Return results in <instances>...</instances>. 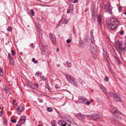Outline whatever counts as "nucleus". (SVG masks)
I'll return each mask as SVG.
<instances>
[{"mask_svg": "<svg viewBox=\"0 0 126 126\" xmlns=\"http://www.w3.org/2000/svg\"><path fill=\"white\" fill-rule=\"evenodd\" d=\"M107 23L108 28L111 31H113L119 24V21L113 18L110 19L107 21Z\"/></svg>", "mask_w": 126, "mask_h": 126, "instance_id": "f257e3e1", "label": "nucleus"}, {"mask_svg": "<svg viewBox=\"0 0 126 126\" xmlns=\"http://www.w3.org/2000/svg\"><path fill=\"white\" fill-rule=\"evenodd\" d=\"M66 76L69 82L74 86L76 85V80L73 77L69 75H66Z\"/></svg>", "mask_w": 126, "mask_h": 126, "instance_id": "f03ea898", "label": "nucleus"}, {"mask_svg": "<svg viewBox=\"0 0 126 126\" xmlns=\"http://www.w3.org/2000/svg\"><path fill=\"white\" fill-rule=\"evenodd\" d=\"M112 7L109 4H107L105 5L104 10L105 12L111 15L112 14Z\"/></svg>", "mask_w": 126, "mask_h": 126, "instance_id": "7ed1b4c3", "label": "nucleus"}, {"mask_svg": "<svg viewBox=\"0 0 126 126\" xmlns=\"http://www.w3.org/2000/svg\"><path fill=\"white\" fill-rule=\"evenodd\" d=\"M119 46V48L121 51H126V45L125 43L124 42H118Z\"/></svg>", "mask_w": 126, "mask_h": 126, "instance_id": "20e7f679", "label": "nucleus"}, {"mask_svg": "<svg viewBox=\"0 0 126 126\" xmlns=\"http://www.w3.org/2000/svg\"><path fill=\"white\" fill-rule=\"evenodd\" d=\"M101 117V115L97 114H94L90 116V119L94 120L100 118Z\"/></svg>", "mask_w": 126, "mask_h": 126, "instance_id": "39448f33", "label": "nucleus"}, {"mask_svg": "<svg viewBox=\"0 0 126 126\" xmlns=\"http://www.w3.org/2000/svg\"><path fill=\"white\" fill-rule=\"evenodd\" d=\"M77 117L80 121H83L85 117V115L80 113H79L77 114Z\"/></svg>", "mask_w": 126, "mask_h": 126, "instance_id": "423d86ee", "label": "nucleus"}, {"mask_svg": "<svg viewBox=\"0 0 126 126\" xmlns=\"http://www.w3.org/2000/svg\"><path fill=\"white\" fill-rule=\"evenodd\" d=\"M24 106L23 104L19 106H18L17 111V113L19 114L22 112L24 110L23 107Z\"/></svg>", "mask_w": 126, "mask_h": 126, "instance_id": "0eeeda50", "label": "nucleus"}, {"mask_svg": "<svg viewBox=\"0 0 126 126\" xmlns=\"http://www.w3.org/2000/svg\"><path fill=\"white\" fill-rule=\"evenodd\" d=\"M50 38L52 42L54 44L56 43V38L55 36L53 34H51L49 35Z\"/></svg>", "mask_w": 126, "mask_h": 126, "instance_id": "6e6552de", "label": "nucleus"}, {"mask_svg": "<svg viewBox=\"0 0 126 126\" xmlns=\"http://www.w3.org/2000/svg\"><path fill=\"white\" fill-rule=\"evenodd\" d=\"M3 89L6 93H8L9 92L10 89L6 85H4L3 86Z\"/></svg>", "mask_w": 126, "mask_h": 126, "instance_id": "1a4fd4ad", "label": "nucleus"}, {"mask_svg": "<svg viewBox=\"0 0 126 126\" xmlns=\"http://www.w3.org/2000/svg\"><path fill=\"white\" fill-rule=\"evenodd\" d=\"M79 100L82 103H84V101L86 100V98L84 97H79Z\"/></svg>", "mask_w": 126, "mask_h": 126, "instance_id": "9d476101", "label": "nucleus"}, {"mask_svg": "<svg viewBox=\"0 0 126 126\" xmlns=\"http://www.w3.org/2000/svg\"><path fill=\"white\" fill-rule=\"evenodd\" d=\"M25 121V118L24 116H22L20 118V119L19 120L20 122L22 124L24 123Z\"/></svg>", "mask_w": 126, "mask_h": 126, "instance_id": "9b49d317", "label": "nucleus"}, {"mask_svg": "<svg viewBox=\"0 0 126 126\" xmlns=\"http://www.w3.org/2000/svg\"><path fill=\"white\" fill-rule=\"evenodd\" d=\"M97 21L98 24L100 25L102 22L101 17L100 16H99L97 17Z\"/></svg>", "mask_w": 126, "mask_h": 126, "instance_id": "f8f14e48", "label": "nucleus"}, {"mask_svg": "<svg viewBox=\"0 0 126 126\" xmlns=\"http://www.w3.org/2000/svg\"><path fill=\"white\" fill-rule=\"evenodd\" d=\"M113 109L111 110H110L111 112L113 113H116L117 112V109L116 108H114V107H113Z\"/></svg>", "mask_w": 126, "mask_h": 126, "instance_id": "ddd939ff", "label": "nucleus"}, {"mask_svg": "<svg viewBox=\"0 0 126 126\" xmlns=\"http://www.w3.org/2000/svg\"><path fill=\"white\" fill-rule=\"evenodd\" d=\"M90 50L92 54L93 53V52H95L96 51L95 48L93 46H91V47L90 48Z\"/></svg>", "mask_w": 126, "mask_h": 126, "instance_id": "4468645a", "label": "nucleus"}, {"mask_svg": "<svg viewBox=\"0 0 126 126\" xmlns=\"http://www.w3.org/2000/svg\"><path fill=\"white\" fill-rule=\"evenodd\" d=\"M10 62L12 64L14 65V60L12 57H11L10 59H9Z\"/></svg>", "mask_w": 126, "mask_h": 126, "instance_id": "2eb2a0df", "label": "nucleus"}, {"mask_svg": "<svg viewBox=\"0 0 126 126\" xmlns=\"http://www.w3.org/2000/svg\"><path fill=\"white\" fill-rule=\"evenodd\" d=\"M56 123L54 120H53L51 121V124L52 126H56Z\"/></svg>", "mask_w": 126, "mask_h": 126, "instance_id": "dca6fc26", "label": "nucleus"}, {"mask_svg": "<svg viewBox=\"0 0 126 126\" xmlns=\"http://www.w3.org/2000/svg\"><path fill=\"white\" fill-rule=\"evenodd\" d=\"M93 30H91L90 31V34H91V41H93V40H94V37H93Z\"/></svg>", "mask_w": 126, "mask_h": 126, "instance_id": "f3484780", "label": "nucleus"}, {"mask_svg": "<svg viewBox=\"0 0 126 126\" xmlns=\"http://www.w3.org/2000/svg\"><path fill=\"white\" fill-rule=\"evenodd\" d=\"M115 100L117 101L122 102V99L119 96L115 98Z\"/></svg>", "mask_w": 126, "mask_h": 126, "instance_id": "a211bd4d", "label": "nucleus"}, {"mask_svg": "<svg viewBox=\"0 0 126 126\" xmlns=\"http://www.w3.org/2000/svg\"><path fill=\"white\" fill-rule=\"evenodd\" d=\"M41 53L42 54L43 56H46V52H45V50H43L41 52Z\"/></svg>", "mask_w": 126, "mask_h": 126, "instance_id": "6ab92c4d", "label": "nucleus"}, {"mask_svg": "<svg viewBox=\"0 0 126 126\" xmlns=\"http://www.w3.org/2000/svg\"><path fill=\"white\" fill-rule=\"evenodd\" d=\"M3 121V125L5 126H6L7 124V120L6 119H5Z\"/></svg>", "mask_w": 126, "mask_h": 126, "instance_id": "aec40b11", "label": "nucleus"}, {"mask_svg": "<svg viewBox=\"0 0 126 126\" xmlns=\"http://www.w3.org/2000/svg\"><path fill=\"white\" fill-rule=\"evenodd\" d=\"M102 90L104 93H107V91L106 89L104 87H102L101 88Z\"/></svg>", "mask_w": 126, "mask_h": 126, "instance_id": "412c9836", "label": "nucleus"}, {"mask_svg": "<svg viewBox=\"0 0 126 126\" xmlns=\"http://www.w3.org/2000/svg\"><path fill=\"white\" fill-rule=\"evenodd\" d=\"M40 78L42 80H45L46 79V78L44 77V76H40Z\"/></svg>", "mask_w": 126, "mask_h": 126, "instance_id": "4be33fe9", "label": "nucleus"}, {"mask_svg": "<svg viewBox=\"0 0 126 126\" xmlns=\"http://www.w3.org/2000/svg\"><path fill=\"white\" fill-rule=\"evenodd\" d=\"M47 111L48 112H51L53 110L51 108H48L47 109Z\"/></svg>", "mask_w": 126, "mask_h": 126, "instance_id": "5701e85b", "label": "nucleus"}, {"mask_svg": "<svg viewBox=\"0 0 126 126\" xmlns=\"http://www.w3.org/2000/svg\"><path fill=\"white\" fill-rule=\"evenodd\" d=\"M62 122H63V120L59 121L58 122V124L62 126Z\"/></svg>", "mask_w": 126, "mask_h": 126, "instance_id": "b1692460", "label": "nucleus"}, {"mask_svg": "<svg viewBox=\"0 0 126 126\" xmlns=\"http://www.w3.org/2000/svg\"><path fill=\"white\" fill-rule=\"evenodd\" d=\"M62 126H65L67 124V123L66 122H64L63 121V122H62Z\"/></svg>", "mask_w": 126, "mask_h": 126, "instance_id": "393cba45", "label": "nucleus"}, {"mask_svg": "<svg viewBox=\"0 0 126 126\" xmlns=\"http://www.w3.org/2000/svg\"><path fill=\"white\" fill-rule=\"evenodd\" d=\"M12 30V28L11 27H8L7 29V30L8 31H11Z\"/></svg>", "mask_w": 126, "mask_h": 126, "instance_id": "a878e982", "label": "nucleus"}, {"mask_svg": "<svg viewBox=\"0 0 126 126\" xmlns=\"http://www.w3.org/2000/svg\"><path fill=\"white\" fill-rule=\"evenodd\" d=\"M30 11L31 12V14L33 16H34V12L33 10L31 9Z\"/></svg>", "mask_w": 126, "mask_h": 126, "instance_id": "bb28decb", "label": "nucleus"}, {"mask_svg": "<svg viewBox=\"0 0 126 126\" xmlns=\"http://www.w3.org/2000/svg\"><path fill=\"white\" fill-rule=\"evenodd\" d=\"M122 10V7L121 6H119L118 7V10L119 12H120Z\"/></svg>", "mask_w": 126, "mask_h": 126, "instance_id": "cd10ccee", "label": "nucleus"}, {"mask_svg": "<svg viewBox=\"0 0 126 126\" xmlns=\"http://www.w3.org/2000/svg\"><path fill=\"white\" fill-rule=\"evenodd\" d=\"M32 61L35 63H37V61H35V59L34 58H33L32 59Z\"/></svg>", "mask_w": 126, "mask_h": 126, "instance_id": "c85d7f7f", "label": "nucleus"}, {"mask_svg": "<svg viewBox=\"0 0 126 126\" xmlns=\"http://www.w3.org/2000/svg\"><path fill=\"white\" fill-rule=\"evenodd\" d=\"M113 96H114V97L115 98H116L119 96L118 95L115 93L113 94Z\"/></svg>", "mask_w": 126, "mask_h": 126, "instance_id": "c756f323", "label": "nucleus"}, {"mask_svg": "<svg viewBox=\"0 0 126 126\" xmlns=\"http://www.w3.org/2000/svg\"><path fill=\"white\" fill-rule=\"evenodd\" d=\"M41 73L39 72H38L36 73L35 75L36 76L38 77L39 74H40Z\"/></svg>", "mask_w": 126, "mask_h": 126, "instance_id": "7c9ffc66", "label": "nucleus"}, {"mask_svg": "<svg viewBox=\"0 0 126 126\" xmlns=\"http://www.w3.org/2000/svg\"><path fill=\"white\" fill-rule=\"evenodd\" d=\"M104 79L106 81H108L109 80L108 78L107 77H105Z\"/></svg>", "mask_w": 126, "mask_h": 126, "instance_id": "2f4dec72", "label": "nucleus"}, {"mask_svg": "<svg viewBox=\"0 0 126 126\" xmlns=\"http://www.w3.org/2000/svg\"><path fill=\"white\" fill-rule=\"evenodd\" d=\"M11 122L13 123H16V120L15 119H11Z\"/></svg>", "mask_w": 126, "mask_h": 126, "instance_id": "473e14b6", "label": "nucleus"}, {"mask_svg": "<svg viewBox=\"0 0 126 126\" xmlns=\"http://www.w3.org/2000/svg\"><path fill=\"white\" fill-rule=\"evenodd\" d=\"M71 40V39H67L66 41V42L67 43H69L70 42Z\"/></svg>", "mask_w": 126, "mask_h": 126, "instance_id": "72a5a7b5", "label": "nucleus"}, {"mask_svg": "<svg viewBox=\"0 0 126 126\" xmlns=\"http://www.w3.org/2000/svg\"><path fill=\"white\" fill-rule=\"evenodd\" d=\"M119 33L120 34L122 35L124 33V31H121Z\"/></svg>", "mask_w": 126, "mask_h": 126, "instance_id": "f704fd0d", "label": "nucleus"}, {"mask_svg": "<svg viewBox=\"0 0 126 126\" xmlns=\"http://www.w3.org/2000/svg\"><path fill=\"white\" fill-rule=\"evenodd\" d=\"M68 22V20L67 19H65L64 20V23H65V24H67Z\"/></svg>", "mask_w": 126, "mask_h": 126, "instance_id": "c9c22d12", "label": "nucleus"}, {"mask_svg": "<svg viewBox=\"0 0 126 126\" xmlns=\"http://www.w3.org/2000/svg\"><path fill=\"white\" fill-rule=\"evenodd\" d=\"M3 113V111H0V116H1Z\"/></svg>", "mask_w": 126, "mask_h": 126, "instance_id": "e433bc0d", "label": "nucleus"}, {"mask_svg": "<svg viewBox=\"0 0 126 126\" xmlns=\"http://www.w3.org/2000/svg\"><path fill=\"white\" fill-rule=\"evenodd\" d=\"M11 52L12 53V54L13 56H14L15 55V52L14 51L12 50L11 51Z\"/></svg>", "mask_w": 126, "mask_h": 126, "instance_id": "4c0bfd02", "label": "nucleus"}, {"mask_svg": "<svg viewBox=\"0 0 126 126\" xmlns=\"http://www.w3.org/2000/svg\"><path fill=\"white\" fill-rule=\"evenodd\" d=\"M11 55L10 53H9L8 54V58L9 59H10L11 58Z\"/></svg>", "mask_w": 126, "mask_h": 126, "instance_id": "58836bf2", "label": "nucleus"}, {"mask_svg": "<svg viewBox=\"0 0 126 126\" xmlns=\"http://www.w3.org/2000/svg\"><path fill=\"white\" fill-rule=\"evenodd\" d=\"M34 86H36L37 88H38V85L37 83H34Z\"/></svg>", "mask_w": 126, "mask_h": 126, "instance_id": "ea45409f", "label": "nucleus"}, {"mask_svg": "<svg viewBox=\"0 0 126 126\" xmlns=\"http://www.w3.org/2000/svg\"><path fill=\"white\" fill-rule=\"evenodd\" d=\"M21 124H20V123L19 122H18V123H17L16 125V126H20L21 125Z\"/></svg>", "mask_w": 126, "mask_h": 126, "instance_id": "a19ab883", "label": "nucleus"}, {"mask_svg": "<svg viewBox=\"0 0 126 126\" xmlns=\"http://www.w3.org/2000/svg\"><path fill=\"white\" fill-rule=\"evenodd\" d=\"M90 103V101H88L87 102L86 104L87 105H89Z\"/></svg>", "mask_w": 126, "mask_h": 126, "instance_id": "79ce46f5", "label": "nucleus"}, {"mask_svg": "<svg viewBox=\"0 0 126 126\" xmlns=\"http://www.w3.org/2000/svg\"><path fill=\"white\" fill-rule=\"evenodd\" d=\"M83 82V80L82 79H80L79 82V83H81Z\"/></svg>", "mask_w": 126, "mask_h": 126, "instance_id": "37998d69", "label": "nucleus"}, {"mask_svg": "<svg viewBox=\"0 0 126 126\" xmlns=\"http://www.w3.org/2000/svg\"><path fill=\"white\" fill-rule=\"evenodd\" d=\"M103 51H104V53H103V54H104H104H107V52H106V51H105V50H104H104H103Z\"/></svg>", "mask_w": 126, "mask_h": 126, "instance_id": "c03bdc74", "label": "nucleus"}, {"mask_svg": "<svg viewBox=\"0 0 126 126\" xmlns=\"http://www.w3.org/2000/svg\"><path fill=\"white\" fill-rule=\"evenodd\" d=\"M68 67H71V64L70 63H68Z\"/></svg>", "mask_w": 126, "mask_h": 126, "instance_id": "a18cd8bd", "label": "nucleus"}, {"mask_svg": "<svg viewBox=\"0 0 126 126\" xmlns=\"http://www.w3.org/2000/svg\"><path fill=\"white\" fill-rule=\"evenodd\" d=\"M74 0V1L73 2V3H75L77 2H78V0Z\"/></svg>", "mask_w": 126, "mask_h": 126, "instance_id": "49530a36", "label": "nucleus"}, {"mask_svg": "<svg viewBox=\"0 0 126 126\" xmlns=\"http://www.w3.org/2000/svg\"><path fill=\"white\" fill-rule=\"evenodd\" d=\"M70 10L68 9L67 11V13L68 14H69L70 13Z\"/></svg>", "mask_w": 126, "mask_h": 126, "instance_id": "de8ad7c7", "label": "nucleus"}, {"mask_svg": "<svg viewBox=\"0 0 126 126\" xmlns=\"http://www.w3.org/2000/svg\"><path fill=\"white\" fill-rule=\"evenodd\" d=\"M92 17L94 18V13H93L92 14Z\"/></svg>", "mask_w": 126, "mask_h": 126, "instance_id": "09e8293b", "label": "nucleus"}, {"mask_svg": "<svg viewBox=\"0 0 126 126\" xmlns=\"http://www.w3.org/2000/svg\"><path fill=\"white\" fill-rule=\"evenodd\" d=\"M31 46L33 48V43L31 44Z\"/></svg>", "mask_w": 126, "mask_h": 126, "instance_id": "8fccbe9b", "label": "nucleus"}, {"mask_svg": "<svg viewBox=\"0 0 126 126\" xmlns=\"http://www.w3.org/2000/svg\"><path fill=\"white\" fill-rule=\"evenodd\" d=\"M60 66V64H57V67H59Z\"/></svg>", "mask_w": 126, "mask_h": 126, "instance_id": "3c124183", "label": "nucleus"}, {"mask_svg": "<svg viewBox=\"0 0 126 126\" xmlns=\"http://www.w3.org/2000/svg\"><path fill=\"white\" fill-rule=\"evenodd\" d=\"M73 32L74 34L75 35L76 34V32H75V30H73Z\"/></svg>", "mask_w": 126, "mask_h": 126, "instance_id": "603ef678", "label": "nucleus"}, {"mask_svg": "<svg viewBox=\"0 0 126 126\" xmlns=\"http://www.w3.org/2000/svg\"><path fill=\"white\" fill-rule=\"evenodd\" d=\"M59 51V49L58 48H57V51L58 52Z\"/></svg>", "mask_w": 126, "mask_h": 126, "instance_id": "864d4df0", "label": "nucleus"}, {"mask_svg": "<svg viewBox=\"0 0 126 126\" xmlns=\"http://www.w3.org/2000/svg\"><path fill=\"white\" fill-rule=\"evenodd\" d=\"M41 102H42L43 101L42 100H40V101Z\"/></svg>", "mask_w": 126, "mask_h": 126, "instance_id": "5fc2aeb1", "label": "nucleus"}, {"mask_svg": "<svg viewBox=\"0 0 126 126\" xmlns=\"http://www.w3.org/2000/svg\"><path fill=\"white\" fill-rule=\"evenodd\" d=\"M87 10H88L87 9H86V10H85V12H86Z\"/></svg>", "mask_w": 126, "mask_h": 126, "instance_id": "6e6d98bb", "label": "nucleus"}, {"mask_svg": "<svg viewBox=\"0 0 126 126\" xmlns=\"http://www.w3.org/2000/svg\"><path fill=\"white\" fill-rule=\"evenodd\" d=\"M113 107L111 106V109H112V110L113 109V108H112Z\"/></svg>", "mask_w": 126, "mask_h": 126, "instance_id": "4d7b16f0", "label": "nucleus"}, {"mask_svg": "<svg viewBox=\"0 0 126 126\" xmlns=\"http://www.w3.org/2000/svg\"><path fill=\"white\" fill-rule=\"evenodd\" d=\"M68 61H67L66 62V63L68 64Z\"/></svg>", "mask_w": 126, "mask_h": 126, "instance_id": "13d9d810", "label": "nucleus"}, {"mask_svg": "<svg viewBox=\"0 0 126 126\" xmlns=\"http://www.w3.org/2000/svg\"><path fill=\"white\" fill-rule=\"evenodd\" d=\"M73 30H75V29H74V27H73Z\"/></svg>", "mask_w": 126, "mask_h": 126, "instance_id": "bf43d9fd", "label": "nucleus"}, {"mask_svg": "<svg viewBox=\"0 0 126 126\" xmlns=\"http://www.w3.org/2000/svg\"><path fill=\"white\" fill-rule=\"evenodd\" d=\"M92 43H94V41H92Z\"/></svg>", "mask_w": 126, "mask_h": 126, "instance_id": "052dcab7", "label": "nucleus"}, {"mask_svg": "<svg viewBox=\"0 0 126 126\" xmlns=\"http://www.w3.org/2000/svg\"><path fill=\"white\" fill-rule=\"evenodd\" d=\"M124 14L125 15H126V11L125 12V13H124Z\"/></svg>", "mask_w": 126, "mask_h": 126, "instance_id": "680f3d73", "label": "nucleus"}, {"mask_svg": "<svg viewBox=\"0 0 126 126\" xmlns=\"http://www.w3.org/2000/svg\"><path fill=\"white\" fill-rule=\"evenodd\" d=\"M68 125L69 126H71V125L70 124H68Z\"/></svg>", "mask_w": 126, "mask_h": 126, "instance_id": "e2e57ef3", "label": "nucleus"}, {"mask_svg": "<svg viewBox=\"0 0 126 126\" xmlns=\"http://www.w3.org/2000/svg\"><path fill=\"white\" fill-rule=\"evenodd\" d=\"M73 7V6H70V7L71 8L72 7Z\"/></svg>", "mask_w": 126, "mask_h": 126, "instance_id": "0e129e2a", "label": "nucleus"}, {"mask_svg": "<svg viewBox=\"0 0 126 126\" xmlns=\"http://www.w3.org/2000/svg\"><path fill=\"white\" fill-rule=\"evenodd\" d=\"M91 102H92L93 101V100H91Z\"/></svg>", "mask_w": 126, "mask_h": 126, "instance_id": "69168bd1", "label": "nucleus"}, {"mask_svg": "<svg viewBox=\"0 0 126 126\" xmlns=\"http://www.w3.org/2000/svg\"><path fill=\"white\" fill-rule=\"evenodd\" d=\"M118 61L119 62V63H120V61H119V60H118Z\"/></svg>", "mask_w": 126, "mask_h": 126, "instance_id": "338daca9", "label": "nucleus"}, {"mask_svg": "<svg viewBox=\"0 0 126 126\" xmlns=\"http://www.w3.org/2000/svg\"><path fill=\"white\" fill-rule=\"evenodd\" d=\"M37 31H38V32H39V31L38 30H37Z\"/></svg>", "mask_w": 126, "mask_h": 126, "instance_id": "774afa93", "label": "nucleus"}]
</instances>
